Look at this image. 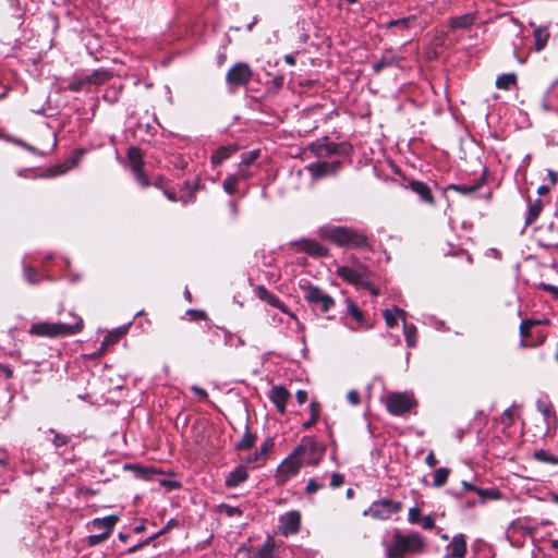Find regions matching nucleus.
<instances>
[{"label": "nucleus", "instance_id": "48", "mask_svg": "<svg viewBox=\"0 0 558 558\" xmlns=\"http://www.w3.org/2000/svg\"><path fill=\"white\" fill-rule=\"evenodd\" d=\"M119 339H120V332H110L104 338L101 348L114 344L116 342L119 341Z\"/></svg>", "mask_w": 558, "mask_h": 558}, {"label": "nucleus", "instance_id": "19", "mask_svg": "<svg viewBox=\"0 0 558 558\" xmlns=\"http://www.w3.org/2000/svg\"><path fill=\"white\" fill-rule=\"evenodd\" d=\"M118 521L119 517L111 514L104 518H95L92 521L90 525L93 530L99 531V533L111 535L114 525L117 524Z\"/></svg>", "mask_w": 558, "mask_h": 558}, {"label": "nucleus", "instance_id": "3", "mask_svg": "<svg viewBox=\"0 0 558 558\" xmlns=\"http://www.w3.org/2000/svg\"><path fill=\"white\" fill-rule=\"evenodd\" d=\"M425 545V538L417 532L402 534L396 531L385 546L386 558H404L405 555L421 554Z\"/></svg>", "mask_w": 558, "mask_h": 558}, {"label": "nucleus", "instance_id": "32", "mask_svg": "<svg viewBox=\"0 0 558 558\" xmlns=\"http://www.w3.org/2000/svg\"><path fill=\"white\" fill-rule=\"evenodd\" d=\"M450 470L448 468H439L434 473L433 485L435 487L444 486L449 477Z\"/></svg>", "mask_w": 558, "mask_h": 558}, {"label": "nucleus", "instance_id": "49", "mask_svg": "<svg viewBox=\"0 0 558 558\" xmlns=\"http://www.w3.org/2000/svg\"><path fill=\"white\" fill-rule=\"evenodd\" d=\"M125 469L134 470L136 477L145 478L149 471L148 469L142 468L137 464L125 465Z\"/></svg>", "mask_w": 558, "mask_h": 558}, {"label": "nucleus", "instance_id": "14", "mask_svg": "<svg viewBox=\"0 0 558 558\" xmlns=\"http://www.w3.org/2000/svg\"><path fill=\"white\" fill-rule=\"evenodd\" d=\"M298 252H304L313 257H324L328 254V250L316 240L301 239L292 243Z\"/></svg>", "mask_w": 558, "mask_h": 558}, {"label": "nucleus", "instance_id": "13", "mask_svg": "<svg viewBox=\"0 0 558 558\" xmlns=\"http://www.w3.org/2000/svg\"><path fill=\"white\" fill-rule=\"evenodd\" d=\"M301 527V512L298 510L288 511L279 517V531L282 535H294Z\"/></svg>", "mask_w": 558, "mask_h": 558}, {"label": "nucleus", "instance_id": "10", "mask_svg": "<svg viewBox=\"0 0 558 558\" xmlns=\"http://www.w3.org/2000/svg\"><path fill=\"white\" fill-rule=\"evenodd\" d=\"M302 464V458L294 449L292 453L287 457L277 468V481L280 483L287 482L289 478L299 473Z\"/></svg>", "mask_w": 558, "mask_h": 558}, {"label": "nucleus", "instance_id": "60", "mask_svg": "<svg viewBox=\"0 0 558 558\" xmlns=\"http://www.w3.org/2000/svg\"><path fill=\"white\" fill-rule=\"evenodd\" d=\"M513 421V413L511 409H507L502 413V422L510 425Z\"/></svg>", "mask_w": 558, "mask_h": 558}, {"label": "nucleus", "instance_id": "6", "mask_svg": "<svg viewBox=\"0 0 558 558\" xmlns=\"http://www.w3.org/2000/svg\"><path fill=\"white\" fill-rule=\"evenodd\" d=\"M302 458V462L316 465L325 454L326 447L313 437H303L300 445L294 448Z\"/></svg>", "mask_w": 558, "mask_h": 558}, {"label": "nucleus", "instance_id": "35", "mask_svg": "<svg viewBox=\"0 0 558 558\" xmlns=\"http://www.w3.org/2000/svg\"><path fill=\"white\" fill-rule=\"evenodd\" d=\"M534 458L537 461H541V462H544V463L558 464V456H555V454H553L549 451L544 450V449L535 451Z\"/></svg>", "mask_w": 558, "mask_h": 558}, {"label": "nucleus", "instance_id": "44", "mask_svg": "<svg viewBox=\"0 0 558 558\" xmlns=\"http://www.w3.org/2000/svg\"><path fill=\"white\" fill-rule=\"evenodd\" d=\"M241 460L246 464H254V465H260L263 463V453H257L256 451L254 453L247 454Z\"/></svg>", "mask_w": 558, "mask_h": 558}, {"label": "nucleus", "instance_id": "16", "mask_svg": "<svg viewBox=\"0 0 558 558\" xmlns=\"http://www.w3.org/2000/svg\"><path fill=\"white\" fill-rule=\"evenodd\" d=\"M248 478V472L244 464H239L225 477V485L228 488H235Z\"/></svg>", "mask_w": 558, "mask_h": 558}, {"label": "nucleus", "instance_id": "41", "mask_svg": "<svg viewBox=\"0 0 558 558\" xmlns=\"http://www.w3.org/2000/svg\"><path fill=\"white\" fill-rule=\"evenodd\" d=\"M348 313L356 320L362 324L364 322L363 312L351 301H348Z\"/></svg>", "mask_w": 558, "mask_h": 558}, {"label": "nucleus", "instance_id": "4", "mask_svg": "<svg viewBox=\"0 0 558 558\" xmlns=\"http://www.w3.org/2000/svg\"><path fill=\"white\" fill-rule=\"evenodd\" d=\"M337 275L344 281L362 289H366L372 295H378L379 289L372 282L369 268L353 257L344 265L338 266Z\"/></svg>", "mask_w": 558, "mask_h": 558}, {"label": "nucleus", "instance_id": "12", "mask_svg": "<svg viewBox=\"0 0 558 558\" xmlns=\"http://www.w3.org/2000/svg\"><path fill=\"white\" fill-rule=\"evenodd\" d=\"M128 159L131 163V169L137 183L142 187H147L149 185V180L144 173V161L141 149L135 146L130 147L128 150Z\"/></svg>", "mask_w": 558, "mask_h": 558}, {"label": "nucleus", "instance_id": "53", "mask_svg": "<svg viewBox=\"0 0 558 558\" xmlns=\"http://www.w3.org/2000/svg\"><path fill=\"white\" fill-rule=\"evenodd\" d=\"M274 442L270 438L266 439L259 447L258 450H256L257 453H263V460H265L266 454L268 451L272 448Z\"/></svg>", "mask_w": 558, "mask_h": 558}, {"label": "nucleus", "instance_id": "45", "mask_svg": "<svg viewBox=\"0 0 558 558\" xmlns=\"http://www.w3.org/2000/svg\"><path fill=\"white\" fill-rule=\"evenodd\" d=\"M173 524H174V520H173V519H171V520L167 523V525H166V527H165L163 530H161V531H159V532H157V533L153 534V535H151L150 537H148L144 543H142V544H137V545H134L133 547H131V548L129 549V551H130V553H133V551L137 550L142 545H144V544H148L151 539H155L158 535L162 534L166 530H168V529H169L170 526H172Z\"/></svg>", "mask_w": 558, "mask_h": 558}, {"label": "nucleus", "instance_id": "11", "mask_svg": "<svg viewBox=\"0 0 558 558\" xmlns=\"http://www.w3.org/2000/svg\"><path fill=\"white\" fill-rule=\"evenodd\" d=\"M252 75L247 63L238 62L227 72L226 82L229 86H245L252 80Z\"/></svg>", "mask_w": 558, "mask_h": 558}, {"label": "nucleus", "instance_id": "27", "mask_svg": "<svg viewBox=\"0 0 558 558\" xmlns=\"http://www.w3.org/2000/svg\"><path fill=\"white\" fill-rule=\"evenodd\" d=\"M236 151V147L229 145V146H221L219 147L211 156V162L214 165H220L228 158H230L234 153Z\"/></svg>", "mask_w": 558, "mask_h": 558}, {"label": "nucleus", "instance_id": "20", "mask_svg": "<svg viewBox=\"0 0 558 558\" xmlns=\"http://www.w3.org/2000/svg\"><path fill=\"white\" fill-rule=\"evenodd\" d=\"M408 187L413 193L417 194L422 202L429 204V205L435 204L430 189L426 183H424L422 181L412 180L409 182Z\"/></svg>", "mask_w": 558, "mask_h": 558}, {"label": "nucleus", "instance_id": "62", "mask_svg": "<svg viewBox=\"0 0 558 558\" xmlns=\"http://www.w3.org/2000/svg\"><path fill=\"white\" fill-rule=\"evenodd\" d=\"M425 462L426 464L429 466V468H434L437 463H438V460L436 459L435 454L433 451H430L426 458H425Z\"/></svg>", "mask_w": 558, "mask_h": 558}, {"label": "nucleus", "instance_id": "51", "mask_svg": "<svg viewBox=\"0 0 558 558\" xmlns=\"http://www.w3.org/2000/svg\"><path fill=\"white\" fill-rule=\"evenodd\" d=\"M421 512L420 509L416 507H413L409 510V522L412 524H418L421 521Z\"/></svg>", "mask_w": 558, "mask_h": 558}, {"label": "nucleus", "instance_id": "55", "mask_svg": "<svg viewBox=\"0 0 558 558\" xmlns=\"http://www.w3.org/2000/svg\"><path fill=\"white\" fill-rule=\"evenodd\" d=\"M414 20H415L414 16H408V17L391 20V21L388 22V27L391 28V27H395V26H397L399 24L411 23Z\"/></svg>", "mask_w": 558, "mask_h": 558}, {"label": "nucleus", "instance_id": "52", "mask_svg": "<svg viewBox=\"0 0 558 558\" xmlns=\"http://www.w3.org/2000/svg\"><path fill=\"white\" fill-rule=\"evenodd\" d=\"M344 483V477L340 473H332L330 478V486L332 488H338Z\"/></svg>", "mask_w": 558, "mask_h": 558}, {"label": "nucleus", "instance_id": "30", "mask_svg": "<svg viewBox=\"0 0 558 558\" xmlns=\"http://www.w3.org/2000/svg\"><path fill=\"white\" fill-rule=\"evenodd\" d=\"M517 83V75L514 73H506L497 77L496 87L499 89L509 90Z\"/></svg>", "mask_w": 558, "mask_h": 558}, {"label": "nucleus", "instance_id": "24", "mask_svg": "<svg viewBox=\"0 0 558 558\" xmlns=\"http://www.w3.org/2000/svg\"><path fill=\"white\" fill-rule=\"evenodd\" d=\"M543 210V201L541 198H536L534 202H530L527 207V213L525 216V225L530 226L535 222Z\"/></svg>", "mask_w": 558, "mask_h": 558}, {"label": "nucleus", "instance_id": "40", "mask_svg": "<svg viewBox=\"0 0 558 558\" xmlns=\"http://www.w3.org/2000/svg\"><path fill=\"white\" fill-rule=\"evenodd\" d=\"M23 269H24V278L28 283L35 284L40 281V277L34 267L24 265Z\"/></svg>", "mask_w": 558, "mask_h": 558}, {"label": "nucleus", "instance_id": "39", "mask_svg": "<svg viewBox=\"0 0 558 558\" xmlns=\"http://www.w3.org/2000/svg\"><path fill=\"white\" fill-rule=\"evenodd\" d=\"M218 510L220 513H225L229 518L241 517L243 513L239 507L230 506L227 504L219 505Z\"/></svg>", "mask_w": 558, "mask_h": 558}, {"label": "nucleus", "instance_id": "50", "mask_svg": "<svg viewBox=\"0 0 558 558\" xmlns=\"http://www.w3.org/2000/svg\"><path fill=\"white\" fill-rule=\"evenodd\" d=\"M324 484L318 483L315 478H310L306 485V493L314 494L322 489Z\"/></svg>", "mask_w": 558, "mask_h": 558}, {"label": "nucleus", "instance_id": "43", "mask_svg": "<svg viewBox=\"0 0 558 558\" xmlns=\"http://www.w3.org/2000/svg\"><path fill=\"white\" fill-rule=\"evenodd\" d=\"M476 494L481 497L482 502H485L486 498L498 499L500 497L497 490L484 489L477 487Z\"/></svg>", "mask_w": 558, "mask_h": 558}, {"label": "nucleus", "instance_id": "5", "mask_svg": "<svg viewBox=\"0 0 558 558\" xmlns=\"http://www.w3.org/2000/svg\"><path fill=\"white\" fill-rule=\"evenodd\" d=\"M71 316V322H40L33 324L29 332L39 337H65L77 333L83 327L82 318L77 317L73 313L69 314Z\"/></svg>", "mask_w": 558, "mask_h": 558}, {"label": "nucleus", "instance_id": "2", "mask_svg": "<svg viewBox=\"0 0 558 558\" xmlns=\"http://www.w3.org/2000/svg\"><path fill=\"white\" fill-rule=\"evenodd\" d=\"M318 235L344 248H362L368 246L367 236L353 228L326 225L318 229Z\"/></svg>", "mask_w": 558, "mask_h": 558}, {"label": "nucleus", "instance_id": "26", "mask_svg": "<svg viewBox=\"0 0 558 558\" xmlns=\"http://www.w3.org/2000/svg\"><path fill=\"white\" fill-rule=\"evenodd\" d=\"M534 46L536 51L543 50L549 39V32L547 27L538 26L533 32Z\"/></svg>", "mask_w": 558, "mask_h": 558}, {"label": "nucleus", "instance_id": "46", "mask_svg": "<svg viewBox=\"0 0 558 558\" xmlns=\"http://www.w3.org/2000/svg\"><path fill=\"white\" fill-rule=\"evenodd\" d=\"M110 535H107L105 533H98L89 535L87 538V543L89 546H96L106 541Z\"/></svg>", "mask_w": 558, "mask_h": 558}, {"label": "nucleus", "instance_id": "57", "mask_svg": "<svg viewBox=\"0 0 558 558\" xmlns=\"http://www.w3.org/2000/svg\"><path fill=\"white\" fill-rule=\"evenodd\" d=\"M347 399L352 405H357L360 403V396L356 390H350L347 393Z\"/></svg>", "mask_w": 558, "mask_h": 558}, {"label": "nucleus", "instance_id": "47", "mask_svg": "<svg viewBox=\"0 0 558 558\" xmlns=\"http://www.w3.org/2000/svg\"><path fill=\"white\" fill-rule=\"evenodd\" d=\"M247 168V166H242L241 163L239 165L238 171L233 174L238 179V181L246 180L252 177V172L248 171Z\"/></svg>", "mask_w": 558, "mask_h": 558}, {"label": "nucleus", "instance_id": "29", "mask_svg": "<svg viewBox=\"0 0 558 558\" xmlns=\"http://www.w3.org/2000/svg\"><path fill=\"white\" fill-rule=\"evenodd\" d=\"M274 546L270 542L264 543L262 546L257 548H253L250 551L248 558H272Z\"/></svg>", "mask_w": 558, "mask_h": 558}, {"label": "nucleus", "instance_id": "33", "mask_svg": "<svg viewBox=\"0 0 558 558\" xmlns=\"http://www.w3.org/2000/svg\"><path fill=\"white\" fill-rule=\"evenodd\" d=\"M403 332L405 337V342L408 347L413 348L416 344L415 335H416V327L413 324H407L404 322L403 324Z\"/></svg>", "mask_w": 558, "mask_h": 558}, {"label": "nucleus", "instance_id": "54", "mask_svg": "<svg viewBox=\"0 0 558 558\" xmlns=\"http://www.w3.org/2000/svg\"><path fill=\"white\" fill-rule=\"evenodd\" d=\"M420 523L425 530H433L435 526L434 518L430 514L422 517Z\"/></svg>", "mask_w": 558, "mask_h": 558}, {"label": "nucleus", "instance_id": "7", "mask_svg": "<svg viewBox=\"0 0 558 558\" xmlns=\"http://www.w3.org/2000/svg\"><path fill=\"white\" fill-rule=\"evenodd\" d=\"M305 301L315 308H319L323 313H327L335 306V300L325 293L319 287L307 284L302 287Z\"/></svg>", "mask_w": 558, "mask_h": 558}, {"label": "nucleus", "instance_id": "25", "mask_svg": "<svg viewBox=\"0 0 558 558\" xmlns=\"http://www.w3.org/2000/svg\"><path fill=\"white\" fill-rule=\"evenodd\" d=\"M399 58L393 53L387 52L381 58L373 63V71L379 73L383 69L398 65Z\"/></svg>", "mask_w": 558, "mask_h": 558}, {"label": "nucleus", "instance_id": "63", "mask_svg": "<svg viewBox=\"0 0 558 558\" xmlns=\"http://www.w3.org/2000/svg\"><path fill=\"white\" fill-rule=\"evenodd\" d=\"M295 396L299 404H304L307 401V392L305 390H298Z\"/></svg>", "mask_w": 558, "mask_h": 558}, {"label": "nucleus", "instance_id": "56", "mask_svg": "<svg viewBox=\"0 0 558 558\" xmlns=\"http://www.w3.org/2000/svg\"><path fill=\"white\" fill-rule=\"evenodd\" d=\"M545 180H547L548 181L547 184L550 185V187H553L558 182V173L556 171L549 169V170H547Z\"/></svg>", "mask_w": 558, "mask_h": 558}, {"label": "nucleus", "instance_id": "21", "mask_svg": "<svg viewBox=\"0 0 558 558\" xmlns=\"http://www.w3.org/2000/svg\"><path fill=\"white\" fill-rule=\"evenodd\" d=\"M233 335L228 330L219 327L210 328L208 341L215 345L223 342L225 345H232Z\"/></svg>", "mask_w": 558, "mask_h": 558}, {"label": "nucleus", "instance_id": "34", "mask_svg": "<svg viewBox=\"0 0 558 558\" xmlns=\"http://www.w3.org/2000/svg\"><path fill=\"white\" fill-rule=\"evenodd\" d=\"M310 411L312 412V418H308L302 424L303 429H310L316 424L319 417V404L316 401H312L310 404Z\"/></svg>", "mask_w": 558, "mask_h": 558}, {"label": "nucleus", "instance_id": "1", "mask_svg": "<svg viewBox=\"0 0 558 558\" xmlns=\"http://www.w3.org/2000/svg\"><path fill=\"white\" fill-rule=\"evenodd\" d=\"M310 150L317 158L308 163L305 169L312 179L335 177L343 168L344 159H350L353 146L349 142H331L328 137L316 140L310 145Z\"/></svg>", "mask_w": 558, "mask_h": 558}, {"label": "nucleus", "instance_id": "8", "mask_svg": "<svg viewBox=\"0 0 558 558\" xmlns=\"http://www.w3.org/2000/svg\"><path fill=\"white\" fill-rule=\"evenodd\" d=\"M385 404L391 415L400 416L410 412L415 401L408 392H391L386 397Z\"/></svg>", "mask_w": 558, "mask_h": 558}, {"label": "nucleus", "instance_id": "18", "mask_svg": "<svg viewBox=\"0 0 558 558\" xmlns=\"http://www.w3.org/2000/svg\"><path fill=\"white\" fill-rule=\"evenodd\" d=\"M269 398L276 405L277 410L283 414L290 398V392L283 386H274L270 390Z\"/></svg>", "mask_w": 558, "mask_h": 558}, {"label": "nucleus", "instance_id": "42", "mask_svg": "<svg viewBox=\"0 0 558 558\" xmlns=\"http://www.w3.org/2000/svg\"><path fill=\"white\" fill-rule=\"evenodd\" d=\"M259 157V150L254 149L242 155L241 165L250 167Z\"/></svg>", "mask_w": 558, "mask_h": 558}, {"label": "nucleus", "instance_id": "37", "mask_svg": "<svg viewBox=\"0 0 558 558\" xmlns=\"http://www.w3.org/2000/svg\"><path fill=\"white\" fill-rule=\"evenodd\" d=\"M238 179L233 174L228 175L222 183L223 191L229 195L235 194L238 191Z\"/></svg>", "mask_w": 558, "mask_h": 558}, {"label": "nucleus", "instance_id": "64", "mask_svg": "<svg viewBox=\"0 0 558 558\" xmlns=\"http://www.w3.org/2000/svg\"><path fill=\"white\" fill-rule=\"evenodd\" d=\"M83 82L82 81H73L69 84V89L72 92H78L82 89Z\"/></svg>", "mask_w": 558, "mask_h": 558}, {"label": "nucleus", "instance_id": "61", "mask_svg": "<svg viewBox=\"0 0 558 558\" xmlns=\"http://www.w3.org/2000/svg\"><path fill=\"white\" fill-rule=\"evenodd\" d=\"M531 323L530 322H526V320H523L520 325V333L523 338H527L530 332H529V327H530Z\"/></svg>", "mask_w": 558, "mask_h": 558}, {"label": "nucleus", "instance_id": "28", "mask_svg": "<svg viewBox=\"0 0 558 558\" xmlns=\"http://www.w3.org/2000/svg\"><path fill=\"white\" fill-rule=\"evenodd\" d=\"M398 317H400L403 323L405 322V312L397 306H395L392 310L387 308L384 311L386 325L390 328L397 325Z\"/></svg>", "mask_w": 558, "mask_h": 558}, {"label": "nucleus", "instance_id": "23", "mask_svg": "<svg viewBox=\"0 0 558 558\" xmlns=\"http://www.w3.org/2000/svg\"><path fill=\"white\" fill-rule=\"evenodd\" d=\"M47 434L52 436L50 438V441L53 445V447L56 448V450H60L61 448L68 446L72 440V436L59 433L54 428H49L47 430ZM58 453L61 454V451H58Z\"/></svg>", "mask_w": 558, "mask_h": 558}, {"label": "nucleus", "instance_id": "15", "mask_svg": "<svg viewBox=\"0 0 558 558\" xmlns=\"http://www.w3.org/2000/svg\"><path fill=\"white\" fill-rule=\"evenodd\" d=\"M466 541L463 534H457L446 546V555L444 558H464L466 555Z\"/></svg>", "mask_w": 558, "mask_h": 558}, {"label": "nucleus", "instance_id": "17", "mask_svg": "<svg viewBox=\"0 0 558 558\" xmlns=\"http://www.w3.org/2000/svg\"><path fill=\"white\" fill-rule=\"evenodd\" d=\"M257 296L268 303L269 305L279 308L282 313L288 314L291 318L295 319V316L289 312L288 307L280 301L278 296L269 292L264 286L256 288Z\"/></svg>", "mask_w": 558, "mask_h": 558}, {"label": "nucleus", "instance_id": "38", "mask_svg": "<svg viewBox=\"0 0 558 558\" xmlns=\"http://www.w3.org/2000/svg\"><path fill=\"white\" fill-rule=\"evenodd\" d=\"M536 408L545 418H548L554 414L553 404L546 399H538L536 401Z\"/></svg>", "mask_w": 558, "mask_h": 558}, {"label": "nucleus", "instance_id": "58", "mask_svg": "<svg viewBox=\"0 0 558 558\" xmlns=\"http://www.w3.org/2000/svg\"><path fill=\"white\" fill-rule=\"evenodd\" d=\"M187 315L192 316V319L201 320L206 318V313L204 311L199 310H189L186 312Z\"/></svg>", "mask_w": 558, "mask_h": 558}, {"label": "nucleus", "instance_id": "59", "mask_svg": "<svg viewBox=\"0 0 558 558\" xmlns=\"http://www.w3.org/2000/svg\"><path fill=\"white\" fill-rule=\"evenodd\" d=\"M71 166H65V165H58L56 167H53L50 171H51V175H59V174H63L68 171V169H70Z\"/></svg>", "mask_w": 558, "mask_h": 558}, {"label": "nucleus", "instance_id": "22", "mask_svg": "<svg viewBox=\"0 0 558 558\" xmlns=\"http://www.w3.org/2000/svg\"><path fill=\"white\" fill-rule=\"evenodd\" d=\"M475 22V15L466 13L460 16H453L450 19L449 26L451 29H465Z\"/></svg>", "mask_w": 558, "mask_h": 558}, {"label": "nucleus", "instance_id": "9", "mask_svg": "<svg viewBox=\"0 0 558 558\" xmlns=\"http://www.w3.org/2000/svg\"><path fill=\"white\" fill-rule=\"evenodd\" d=\"M401 510V502L393 501L390 499H380L374 501L367 510L364 511V515H371L372 518L379 520H388L395 513Z\"/></svg>", "mask_w": 558, "mask_h": 558}, {"label": "nucleus", "instance_id": "31", "mask_svg": "<svg viewBox=\"0 0 558 558\" xmlns=\"http://www.w3.org/2000/svg\"><path fill=\"white\" fill-rule=\"evenodd\" d=\"M256 440L255 434L251 433L250 429L246 427L241 440L236 445L238 450H246L251 449Z\"/></svg>", "mask_w": 558, "mask_h": 558}, {"label": "nucleus", "instance_id": "36", "mask_svg": "<svg viewBox=\"0 0 558 558\" xmlns=\"http://www.w3.org/2000/svg\"><path fill=\"white\" fill-rule=\"evenodd\" d=\"M482 183L474 185H464V184H450L447 190H453L462 195H470L475 192Z\"/></svg>", "mask_w": 558, "mask_h": 558}]
</instances>
